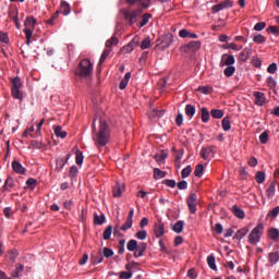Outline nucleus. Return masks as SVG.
I'll use <instances>...</instances> for the list:
<instances>
[{
  "instance_id": "4",
  "label": "nucleus",
  "mask_w": 279,
  "mask_h": 279,
  "mask_svg": "<svg viewBox=\"0 0 279 279\" xmlns=\"http://www.w3.org/2000/svg\"><path fill=\"white\" fill-rule=\"evenodd\" d=\"M21 88H23V82H21V77L16 76L12 80L11 95L13 99L23 101V93L21 92Z\"/></svg>"
},
{
  "instance_id": "39",
  "label": "nucleus",
  "mask_w": 279,
  "mask_h": 279,
  "mask_svg": "<svg viewBox=\"0 0 279 279\" xmlns=\"http://www.w3.org/2000/svg\"><path fill=\"white\" fill-rule=\"evenodd\" d=\"M194 175L195 178H202L204 175V165L199 163L195 167Z\"/></svg>"
},
{
  "instance_id": "58",
  "label": "nucleus",
  "mask_w": 279,
  "mask_h": 279,
  "mask_svg": "<svg viewBox=\"0 0 279 279\" xmlns=\"http://www.w3.org/2000/svg\"><path fill=\"white\" fill-rule=\"evenodd\" d=\"M26 184H27V187L28 189H32V190H34V189H36V185L38 184V181H36V179H28L27 181H26Z\"/></svg>"
},
{
  "instance_id": "21",
  "label": "nucleus",
  "mask_w": 279,
  "mask_h": 279,
  "mask_svg": "<svg viewBox=\"0 0 279 279\" xmlns=\"http://www.w3.org/2000/svg\"><path fill=\"white\" fill-rule=\"evenodd\" d=\"M268 236H269V239H271L272 241L278 243V241H279V230L276 229V228L269 229L268 230Z\"/></svg>"
},
{
  "instance_id": "11",
  "label": "nucleus",
  "mask_w": 279,
  "mask_h": 279,
  "mask_svg": "<svg viewBox=\"0 0 279 279\" xmlns=\"http://www.w3.org/2000/svg\"><path fill=\"white\" fill-rule=\"evenodd\" d=\"M234 62H236L234 56L225 53L221 57L220 66H232Z\"/></svg>"
},
{
  "instance_id": "17",
  "label": "nucleus",
  "mask_w": 279,
  "mask_h": 279,
  "mask_svg": "<svg viewBox=\"0 0 279 279\" xmlns=\"http://www.w3.org/2000/svg\"><path fill=\"white\" fill-rule=\"evenodd\" d=\"M247 232H250V229L247 227H244V228L236 231L233 239H236L238 241H241V240L244 239V236H247Z\"/></svg>"
},
{
  "instance_id": "13",
  "label": "nucleus",
  "mask_w": 279,
  "mask_h": 279,
  "mask_svg": "<svg viewBox=\"0 0 279 279\" xmlns=\"http://www.w3.org/2000/svg\"><path fill=\"white\" fill-rule=\"evenodd\" d=\"M147 251V243L141 242L134 252L135 258H141V256H144L145 252Z\"/></svg>"
},
{
  "instance_id": "48",
  "label": "nucleus",
  "mask_w": 279,
  "mask_h": 279,
  "mask_svg": "<svg viewBox=\"0 0 279 279\" xmlns=\"http://www.w3.org/2000/svg\"><path fill=\"white\" fill-rule=\"evenodd\" d=\"M149 19H151V14L145 13L140 23V27H145V25H147V23H149Z\"/></svg>"
},
{
  "instance_id": "6",
  "label": "nucleus",
  "mask_w": 279,
  "mask_h": 279,
  "mask_svg": "<svg viewBox=\"0 0 279 279\" xmlns=\"http://www.w3.org/2000/svg\"><path fill=\"white\" fill-rule=\"evenodd\" d=\"M186 204L191 215H195L197 213V194L191 193L186 198Z\"/></svg>"
},
{
  "instance_id": "7",
  "label": "nucleus",
  "mask_w": 279,
  "mask_h": 279,
  "mask_svg": "<svg viewBox=\"0 0 279 279\" xmlns=\"http://www.w3.org/2000/svg\"><path fill=\"white\" fill-rule=\"evenodd\" d=\"M183 51L192 53H195V51H199L202 49V43L201 41H190L186 45L182 46Z\"/></svg>"
},
{
  "instance_id": "64",
  "label": "nucleus",
  "mask_w": 279,
  "mask_h": 279,
  "mask_svg": "<svg viewBox=\"0 0 279 279\" xmlns=\"http://www.w3.org/2000/svg\"><path fill=\"white\" fill-rule=\"evenodd\" d=\"M132 223H133V220L126 219L125 223L121 227L122 232L130 230V228H132Z\"/></svg>"
},
{
  "instance_id": "63",
  "label": "nucleus",
  "mask_w": 279,
  "mask_h": 279,
  "mask_svg": "<svg viewBox=\"0 0 279 279\" xmlns=\"http://www.w3.org/2000/svg\"><path fill=\"white\" fill-rule=\"evenodd\" d=\"M120 279H130L132 278V271H121L119 274Z\"/></svg>"
},
{
  "instance_id": "29",
  "label": "nucleus",
  "mask_w": 279,
  "mask_h": 279,
  "mask_svg": "<svg viewBox=\"0 0 279 279\" xmlns=\"http://www.w3.org/2000/svg\"><path fill=\"white\" fill-rule=\"evenodd\" d=\"M92 263L94 265H99V263H104V254L101 252L97 253V255H92Z\"/></svg>"
},
{
  "instance_id": "18",
  "label": "nucleus",
  "mask_w": 279,
  "mask_h": 279,
  "mask_svg": "<svg viewBox=\"0 0 279 279\" xmlns=\"http://www.w3.org/2000/svg\"><path fill=\"white\" fill-rule=\"evenodd\" d=\"M234 217H236L238 219H245V211H243V209L239 208V206L233 205L231 208Z\"/></svg>"
},
{
  "instance_id": "23",
  "label": "nucleus",
  "mask_w": 279,
  "mask_h": 279,
  "mask_svg": "<svg viewBox=\"0 0 279 279\" xmlns=\"http://www.w3.org/2000/svg\"><path fill=\"white\" fill-rule=\"evenodd\" d=\"M94 223L95 226H104L106 223V215L101 214L100 216L94 214Z\"/></svg>"
},
{
  "instance_id": "38",
  "label": "nucleus",
  "mask_w": 279,
  "mask_h": 279,
  "mask_svg": "<svg viewBox=\"0 0 279 279\" xmlns=\"http://www.w3.org/2000/svg\"><path fill=\"white\" fill-rule=\"evenodd\" d=\"M207 265L210 267L214 271H217V264H215V255H209L207 257Z\"/></svg>"
},
{
  "instance_id": "61",
  "label": "nucleus",
  "mask_w": 279,
  "mask_h": 279,
  "mask_svg": "<svg viewBox=\"0 0 279 279\" xmlns=\"http://www.w3.org/2000/svg\"><path fill=\"white\" fill-rule=\"evenodd\" d=\"M138 40H140V37L138 36H135L128 45L129 47L133 48H136L138 47Z\"/></svg>"
},
{
  "instance_id": "8",
  "label": "nucleus",
  "mask_w": 279,
  "mask_h": 279,
  "mask_svg": "<svg viewBox=\"0 0 279 279\" xmlns=\"http://www.w3.org/2000/svg\"><path fill=\"white\" fill-rule=\"evenodd\" d=\"M233 2L232 0H225L220 2L219 4H216L211 8L214 14H217V12H221V10H226L228 8H232Z\"/></svg>"
},
{
  "instance_id": "54",
  "label": "nucleus",
  "mask_w": 279,
  "mask_h": 279,
  "mask_svg": "<svg viewBox=\"0 0 279 279\" xmlns=\"http://www.w3.org/2000/svg\"><path fill=\"white\" fill-rule=\"evenodd\" d=\"M0 43H4V45H8L10 43V37H8V33L0 31Z\"/></svg>"
},
{
  "instance_id": "52",
  "label": "nucleus",
  "mask_w": 279,
  "mask_h": 279,
  "mask_svg": "<svg viewBox=\"0 0 279 279\" xmlns=\"http://www.w3.org/2000/svg\"><path fill=\"white\" fill-rule=\"evenodd\" d=\"M192 171H193V168H192L191 166H187V167H185V168L182 170L181 177H182L183 179L189 178V175H191Z\"/></svg>"
},
{
  "instance_id": "36",
  "label": "nucleus",
  "mask_w": 279,
  "mask_h": 279,
  "mask_svg": "<svg viewBox=\"0 0 279 279\" xmlns=\"http://www.w3.org/2000/svg\"><path fill=\"white\" fill-rule=\"evenodd\" d=\"M231 128H232V124H230V117H225L222 119V130L225 132H230Z\"/></svg>"
},
{
  "instance_id": "57",
  "label": "nucleus",
  "mask_w": 279,
  "mask_h": 279,
  "mask_svg": "<svg viewBox=\"0 0 279 279\" xmlns=\"http://www.w3.org/2000/svg\"><path fill=\"white\" fill-rule=\"evenodd\" d=\"M31 147H33V149H43V142L33 140L31 141Z\"/></svg>"
},
{
  "instance_id": "56",
  "label": "nucleus",
  "mask_w": 279,
  "mask_h": 279,
  "mask_svg": "<svg viewBox=\"0 0 279 279\" xmlns=\"http://www.w3.org/2000/svg\"><path fill=\"white\" fill-rule=\"evenodd\" d=\"M102 254L105 258H112V256H114V251H112V248L105 247Z\"/></svg>"
},
{
  "instance_id": "41",
  "label": "nucleus",
  "mask_w": 279,
  "mask_h": 279,
  "mask_svg": "<svg viewBox=\"0 0 279 279\" xmlns=\"http://www.w3.org/2000/svg\"><path fill=\"white\" fill-rule=\"evenodd\" d=\"M213 119H223V111L219 109H213L210 111Z\"/></svg>"
},
{
  "instance_id": "22",
  "label": "nucleus",
  "mask_w": 279,
  "mask_h": 279,
  "mask_svg": "<svg viewBox=\"0 0 279 279\" xmlns=\"http://www.w3.org/2000/svg\"><path fill=\"white\" fill-rule=\"evenodd\" d=\"M266 195L271 199L276 195V181H272L266 190Z\"/></svg>"
},
{
  "instance_id": "51",
  "label": "nucleus",
  "mask_w": 279,
  "mask_h": 279,
  "mask_svg": "<svg viewBox=\"0 0 279 279\" xmlns=\"http://www.w3.org/2000/svg\"><path fill=\"white\" fill-rule=\"evenodd\" d=\"M24 34L26 36V45H31L32 43V36H34V31L32 29H24Z\"/></svg>"
},
{
  "instance_id": "35",
  "label": "nucleus",
  "mask_w": 279,
  "mask_h": 279,
  "mask_svg": "<svg viewBox=\"0 0 279 279\" xmlns=\"http://www.w3.org/2000/svg\"><path fill=\"white\" fill-rule=\"evenodd\" d=\"M136 247H138V242L136 240H130L126 244L129 252H136Z\"/></svg>"
},
{
  "instance_id": "12",
  "label": "nucleus",
  "mask_w": 279,
  "mask_h": 279,
  "mask_svg": "<svg viewBox=\"0 0 279 279\" xmlns=\"http://www.w3.org/2000/svg\"><path fill=\"white\" fill-rule=\"evenodd\" d=\"M155 236L157 239H160V236H165V223H162V221H158L155 223Z\"/></svg>"
},
{
  "instance_id": "20",
  "label": "nucleus",
  "mask_w": 279,
  "mask_h": 279,
  "mask_svg": "<svg viewBox=\"0 0 279 279\" xmlns=\"http://www.w3.org/2000/svg\"><path fill=\"white\" fill-rule=\"evenodd\" d=\"M11 189H14V179H12V177H8L3 186H2V191H10Z\"/></svg>"
},
{
  "instance_id": "37",
  "label": "nucleus",
  "mask_w": 279,
  "mask_h": 279,
  "mask_svg": "<svg viewBox=\"0 0 279 279\" xmlns=\"http://www.w3.org/2000/svg\"><path fill=\"white\" fill-rule=\"evenodd\" d=\"M54 134L58 138H66V132L62 131V126H54Z\"/></svg>"
},
{
  "instance_id": "1",
  "label": "nucleus",
  "mask_w": 279,
  "mask_h": 279,
  "mask_svg": "<svg viewBox=\"0 0 279 279\" xmlns=\"http://www.w3.org/2000/svg\"><path fill=\"white\" fill-rule=\"evenodd\" d=\"M93 141L96 147H106L110 143V126L106 120L100 119L98 132L93 135Z\"/></svg>"
},
{
  "instance_id": "42",
  "label": "nucleus",
  "mask_w": 279,
  "mask_h": 279,
  "mask_svg": "<svg viewBox=\"0 0 279 279\" xmlns=\"http://www.w3.org/2000/svg\"><path fill=\"white\" fill-rule=\"evenodd\" d=\"M167 151L162 150L160 154L154 156L156 162L160 163L162 160H167Z\"/></svg>"
},
{
  "instance_id": "53",
  "label": "nucleus",
  "mask_w": 279,
  "mask_h": 279,
  "mask_svg": "<svg viewBox=\"0 0 279 279\" xmlns=\"http://www.w3.org/2000/svg\"><path fill=\"white\" fill-rule=\"evenodd\" d=\"M162 184H165L166 186H169L170 189H175L177 186L175 180H171V179H165L162 181Z\"/></svg>"
},
{
  "instance_id": "44",
  "label": "nucleus",
  "mask_w": 279,
  "mask_h": 279,
  "mask_svg": "<svg viewBox=\"0 0 279 279\" xmlns=\"http://www.w3.org/2000/svg\"><path fill=\"white\" fill-rule=\"evenodd\" d=\"M269 141V131H264L260 135H259V142L262 143V145H266V143Z\"/></svg>"
},
{
  "instance_id": "2",
  "label": "nucleus",
  "mask_w": 279,
  "mask_h": 279,
  "mask_svg": "<svg viewBox=\"0 0 279 279\" xmlns=\"http://www.w3.org/2000/svg\"><path fill=\"white\" fill-rule=\"evenodd\" d=\"M75 74L78 77H90L93 75V63L88 59H83L76 68Z\"/></svg>"
},
{
  "instance_id": "15",
  "label": "nucleus",
  "mask_w": 279,
  "mask_h": 279,
  "mask_svg": "<svg viewBox=\"0 0 279 279\" xmlns=\"http://www.w3.org/2000/svg\"><path fill=\"white\" fill-rule=\"evenodd\" d=\"M59 12L63 14V16H69V14H71V4L66 1H61Z\"/></svg>"
},
{
  "instance_id": "16",
  "label": "nucleus",
  "mask_w": 279,
  "mask_h": 279,
  "mask_svg": "<svg viewBox=\"0 0 279 279\" xmlns=\"http://www.w3.org/2000/svg\"><path fill=\"white\" fill-rule=\"evenodd\" d=\"M12 169L13 171H15V173H20V175H25V168L23 167V165H21V162L13 161Z\"/></svg>"
},
{
  "instance_id": "28",
  "label": "nucleus",
  "mask_w": 279,
  "mask_h": 279,
  "mask_svg": "<svg viewBox=\"0 0 279 279\" xmlns=\"http://www.w3.org/2000/svg\"><path fill=\"white\" fill-rule=\"evenodd\" d=\"M172 230L177 234L182 233V230H184V221L183 220L177 221L175 225L173 226Z\"/></svg>"
},
{
  "instance_id": "27",
  "label": "nucleus",
  "mask_w": 279,
  "mask_h": 279,
  "mask_svg": "<svg viewBox=\"0 0 279 279\" xmlns=\"http://www.w3.org/2000/svg\"><path fill=\"white\" fill-rule=\"evenodd\" d=\"M23 265L16 264L15 269L11 274L12 278H19L23 274Z\"/></svg>"
},
{
  "instance_id": "43",
  "label": "nucleus",
  "mask_w": 279,
  "mask_h": 279,
  "mask_svg": "<svg viewBox=\"0 0 279 279\" xmlns=\"http://www.w3.org/2000/svg\"><path fill=\"white\" fill-rule=\"evenodd\" d=\"M110 236H112V226H108L102 233V239L105 241H108Z\"/></svg>"
},
{
  "instance_id": "26",
  "label": "nucleus",
  "mask_w": 279,
  "mask_h": 279,
  "mask_svg": "<svg viewBox=\"0 0 279 279\" xmlns=\"http://www.w3.org/2000/svg\"><path fill=\"white\" fill-rule=\"evenodd\" d=\"M195 106L193 105H186L185 106V114L186 117H189V119H192L193 117H195Z\"/></svg>"
},
{
  "instance_id": "40",
  "label": "nucleus",
  "mask_w": 279,
  "mask_h": 279,
  "mask_svg": "<svg viewBox=\"0 0 279 279\" xmlns=\"http://www.w3.org/2000/svg\"><path fill=\"white\" fill-rule=\"evenodd\" d=\"M211 151H213V148H202L201 158H203L204 160H208V158L210 157Z\"/></svg>"
},
{
  "instance_id": "3",
  "label": "nucleus",
  "mask_w": 279,
  "mask_h": 279,
  "mask_svg": "<svg viewBox=\"0 0 279 279\" xmlns=\"http://www.w3.org/2000/svg\"><path fill=\"white\" fill-rule=\"evenodd\" d=\"M265 232V225L258 223L248 234V243L251 245H256V243H260V238L263 236V233Z\"/></svg>"
},
{
  "instance_id": "24",
  "label": "nucleus",
  "mask_w": 279,
  "mask_h": 279,
  "mask_svg": "<svg viewBox=\"0 0 279 279\" xmlns=\"http://www.w3.org/2000/svg\"><path fill=\"white\" fill-rule=\"evenodd\" d=\"M201 119L203 121V123H208V121H210V112L208 111L207 108L203 107L201 109Z\"/></svg>"
},
{
  "instance_id": "33",
  "label": "nucleus",
  "mask_w": 279,
  "mask_h": 279,
  "mask_svg": "<svg viewBox=\"0 0 279 279\" xmlns=\"http://www.w3.org/2000/svg\"><path fill=\"white\" fill-rule=\"evenodd\" d=\"M226 77H232L234 73H236V68L234 65H227V68L223 71Z\"/></svg>"
},
{
  "instance_id": "55",
  "label": "nucleus",
  "mask_w": 279,
  "mask_h": 279,
  "mask_svg": "<svg viewBox=\"0 0 279 279\" xmlns=\"http://www.w3.org/2000/svg\"><path fill=\"white\" fill-rule=\"evenodd\" d=\"M265 27H267V23H265V22H258L254 25L255 32H263V29H265Z\"/></svg>"
},
{
  "instance_id": "45",
  "label": "nucleus",
  "mask_w": 279,
  "mask_h": 279,
  "mask_svg": "<svg viewBox=\"0 0 279 279\" xmlns=\"http://www.w3.org/2000/svg\"><path fill=\"white\" fill-rule=\"evenodd\" d=\"M151 47V39L149 37H145L141 44V49H149Z\"/></svg>"
},
{
  "instance_id": "62",
  "label": "nucleus",
  "mask_w": 279,
  "mask_h": 279,
  "mask_svg": "<svg viewBox=\"0 0 279 279\" xmlns=\"http://www.w3.org/2000/svg\"><path fill=\"white\" fill-rule=\"evenodd\" d=\"M177 186L180 191H186L189 189V183L186 181H181L177 183Z\"/></svg>"
},
{
  "instance_id": "59",
  "label": "nucleus",
  "mask_w": 279,
  "mask_h": 279,
  "mask_svg": "<svg viewBox=\"0 0 279 279\" xmlns=\"http://www.w3.org/2000/svg\"><path fill=\"white\" fill-rule=\"evenodd\" d=\"M267 86H268L269 88H271L272 90H274V88H276L277 83H276V80H275L272 76H269V77L267 78Z\"/></svg>"
},
{
  "instance_id": "25",
  "label": "nucleus",
  "mask_w": 279,
  "mask_h": 279,
  "mask_svg": "<svg viewBox=\"0 0 279 279\" xmlns=\"http://www.w3.org/2000/svg\"><path fill=\"white\" fill-rule=\"evenodd\" d=\"M110 51H112V49L108 48V49H105L104 52L101 53L100 60H99L98 65H97L98 70L100 69L101 63L106 62V59L108 58V56H110Z\"/></svg>"
},
{
  "instance_id": "10",
  "label": "nucleus",
  "mask_w": 279,
  "mask_h": 279,
  "mask_svg": "<svg viewBox=\"0 0 279 279\" xmlns=\"http://www.w3.org/2000/svg\"><path fill=\"white\" fill-rule=\"evenodd\" d=\"M252 53H254V50L252 49V47H246L243 49L242 52L239 53L238 60L240 62H247V60H250V56H252Z\"/></svg>"
},
{
  "instance_id": "50",
  "label": "nucleus",
  "mask_w": 279,
  "mask_h": 279,
  "mask_svg": "<svg viewBox=\"0 0 279 279\" xmlns=\"http://www.w3.org/2000/svg\"><path fill=\"white\" fill-rule=\"evenodd\" d=\"M112 45H119V38L112 36L109 40L106 41L107 49H110Z\"/></svg>"
},
{
  "instance_id": "46",
  "label": "nucleus",
  "mask_w": 279,
  "mask_h": 279,
  "mask_svg": "<svg viewBox=\"0 0 279 279\" xmlns=\"http://www.w3.org/2000/svg\"><path fill=\"white\" fill-rule=\"evenodd\" d=\"M255 180H256L257 184H263V182H265V172H263V171L256 172Z\"/></svg>"
},
{
  "instance_id": "19",
  "label": "nucleus",
  "mask_w": 279,
  "mask_h": 279,
  "mask_svg": "<svg viewBox=\"0 0 279 279\" xmlns=\"http://www.w3.org/2000/svg\"><path fill=\"white\" fill-rule=\"evenodd\" d=\"M36 25V19L34 16H28L26 17L25 22H24V26L25 28L24 29H34Z\"/></svg>"
},
{
  "instance_id": "30",
  "label": "nucleus",
  "mask_w": 279,
  "mask_h": 279,
  "mask_svg": "<svg viewBox=\"0 0 279 279\" xmlns=\"http://www.w3.org/2000/svg\"><path fill=\"white\" fill-rule=\"evenodd\" d=\"M154 178H155V180H162V178H167V172H165L158 168H155L154 169Z\"/></svg>"
},
{
  "instance_id": "34",
  "label": "nucleus",
  "mask_w": 279,
  "mask_h": 279,
  "mask_svg": "<svg viewBox=\"0 0 279 279\" xmlns=\"http://www.w3.org/2000/svg\"><path fill=\"white\" fill-rule=\"evenodd\" d=\"M268 260L271 265H276L278 264V260H279V254L278 252H272V253H269L268 255Z\"/></svg>"
},
{
  "instance_id": "47",
  "label": "nucleus",
  "mask_w": 279,
  "mask_h": 279,
  "mask_svg": "<svg viewBox=\"0 0 279 279\" xmlns=\"http://www.w3.org/2000/svg\"><path fill=\"white\" fill-rule=\"evenodd\" d=\"M266 40L267 38H265V36H263L262 34L253 37V43H256L257 45H263Z\"/></svg>"
},
{
  "instance_id": "31",
  "label": "nucleus",
  "mask_w": 279,
  "mask_h": 279,
  "mask_svg": "<svg viewBox=\"0 0 279 279\" xmlns=\"http://www.w3.org/2000/svg\"><path fill=\"white\" fill-rule=\"evenodd\" d=\"M75 162L80 167H82V165L84 162V153H82V150H80V149H77L75 153Z\"/></svg>"
},
{
  "instance_id": "5",
  "label": "nucleus",
  "mask_w": 279,
  "mask_h": 279,
  "mask_svg": "<svg viewBox=\"0 0 279 279\" xmlns=\"http://www.w3.org/2000/svg\"><path fill=\"white\" fill-rule=\"evenodd\" d=\"M124 19L129 22V25L132 27L136 21H138V16L143 14V11L141 9H136L133 11H125L124 13Z\"/></svg>"
},
{
  "instance_id": "9",
  "label": "nucleus",
  "mask_w": 279,
  "mask_h": 279,
  "mask_svg": "<svg viewBox=\"0 0 279 279\" xmlns=\"http://www.w3.org/2000/svg\"><path fill=\"white\" fill-rule=\"evenodd\" d=\"M124 192H125V184L117 181L112 190L113 197H121Z\"/></svg>"
},
{
  "instance_id": "60",
  "label": "nucleus",
  "mask_w": 279,
  "mask_h": 279,
  "mask_svg": "<svg viewBox=\"0 0 279 279\" xmlns=\"http://www.w3.org/2000/svg\"><path fill=\"white\" fill-rule=\"evenodd\" d=\"M135 236H136V239H140V241H145V239H147V231H145V230L138 231L135 234Z\"/></svg>"
},
{
  "instance_id": "49",
  "label": "nucleus",
  "mask_w": 279,
  "mask_h": 279,
  "mask_svg": "<svg viewBox=\"0 0 279 279\" xmlns=\"http://www.w3.org/2000/svg\"><path fill=\"white\" fill-rule=\"evenodd\" d=\"M198 93H202L203 95H210V93H213V87H208V86H199L197 88Z\"/></svg>"
},
{
  "instance_id": "14",
  "label": "nucleus",
  "mask_w": 279,
  "mask_h": 279,
  "mask_svg": "<svg viewBox=\"0 0 279 279\" xmlns=\"http://www.w3.org/2000/svg\"><path fill=\"white\" fill-rule=\"evenodd\" d=\"M253 97H255L256 106H265L267 98L265 97V94H263V92H254Z\"/></svg>"
},
{
  "instance_id": "32",
  "label": "nucleus",
  "mask_w": 279,
  "mask_h": 279,
  "mask_svg": "<svg viewBox=\"0 0 279 279\" xmlns=\"http://www.w3.org/2000/svg\"><path fill=\"white\" fill-rule=\"evenodd\" d=\"M19 256V251L12 250L8 253L7 258L10 263H16V258Z\"/></svg>"
}]
</instances>
